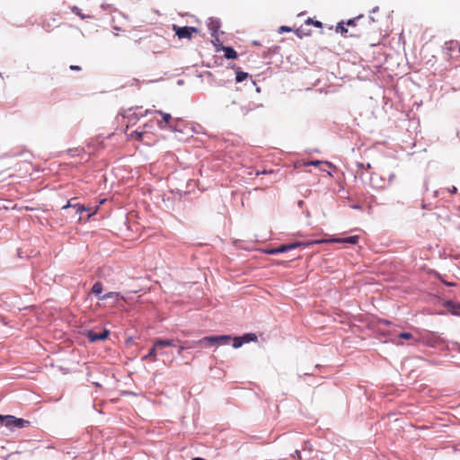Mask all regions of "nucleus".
I'll use <instances>...</instances> for the list:
<instances>
[{"label":"nucleus","mask_w":460,"mask_h":460,"mask_svg":"<svg viewBox=\"0 0 460 460\" xmlns=\"http://www.w3.org/2000/svg\"><path fill=\"white\" fill-rule=\"evenodd\" d=\"M172 346H174V342L172 340H156L154 342L153 347L149 349L148 354L143 357V359L146 360V359L150 358L152 361H155L158 349L164 348V347H172Z\"/></svg>","instance_id":"nucleus-1"},{"label":"nucleus","mask_w":460,"mask_h":460,"mask_svg":"<svg viewBox=\"0 0 460 460\" xmlns=\"http://www.w3.org/2000/svg\"><path fill=\"white\" fill-rule=\"evenodd\" d=\"M0 420H4V426L13 429L14 428L22 429L30 425V421L24 419L16 418L12 415H0Z\"/></svg>","instance_id":"nucleus-2"},{"label":"nucleus","mask_w":460,"mask_h":460,"mask_svg":"<svg viewBox=\"0 0 460 460\" xmlns=\"http://www.w3.org/2000/svg\"><path fill=\"white\" fill-rule=\"evenodd\" d=\"M323 242L324 241H312V242H309V243L295 242V243H289V244L280 245L279 247H278L276 249H272V250H270L269 252V253L276 254V253L285 252L293 250V249L297 248V247H301V246L305 247V246H309L311 244H319V243H323Z\"/></svg>","instance_id":"nucleus-3"},{"label":"nucleus","mask_w":460,"mask_h":460,"mask_svg":"<svg viewBox=\"0 0 460 460\" xmlns=\"http://www.w3.org/2000/svg\"><path fill=\"white\" fill-rule=\"evenodd\" d=\"M172 30L177 35L179 39H188L190 40L192 38V34L198 31L197 28L190 26L179 27L175 24L172 25Z\"/></svg>","instance_id":"nucleus-4"},{"label":"nucleus","mask_w":460,"mask_h":460,"mask_svg":"<svg viewBox=\"0 0 460 460\" xmlns=\"http://www.w3.org/2000/svg\"><path fill=\"white\" fill-rule=\"evenodd\" d=\"M217 338L216 336H207L204 337L197 341H191V345H190V348H195L197 346H203V347H209L213 345H217Z\"/></svg>","instance_id":"nucleus-5"},{"label":"nucleus","mask_w":460,"mask_h":460,"mask_svg":"<svg viewBox=\"0 0 460 460\" xmlns=\"http://www.w3.org/2000/svg\"><path fill=\"white\" fill-rule=\"evenodd\" d=\"M109 335H110V331H108V330H103L100 333H97L94 331L91 330V331H88L86 333V336L91 342H95L98 341H104L109 337Z\"/></svg>","instance_id":"nucleus-6"},{"label":"nucleus","mask_w":460,"mask_h":460,"mask_svg":"<svg viewBox=\"0 0 460 460\" xmlns=\"http://www.w3.org/2000/svg\"><path fill=\"white\" fill-rule=\"evenodd\" d=\"M421 341L429 347H435L437 344L443 342V340L433 333H428L421 337Z\"/></svg>","instance_id":"nucleus-7"},{"label":"nucleus","mask_w":460,"mask_h":460,"mask_svg":"<svg viewBox=\"0 0 460 460\" xmlns=\"http://www.w3.org/2000/svg\"><path fill=\"white\" fill-rule=\"evenodd\" d=\"M155 113L162 116V120L158 121V126L160 128H171L170 121L172 119V116L169 113H165L162 111H155Z\"/></svg>","instance_id":"nucleus-8"},{"label":"nucleus","mask_w":460,"mask_h":460,"mask_svg":"<svg viewBox=\"0 0 460 460\" xmlns=\"http://www.w3.org/2000/svg\"><path fill=\"white\" fill-rule=\"evenodd\" d=\"M359 237L358 235L344 237V238H335L332 239L329 242L331 243H350V244H357L358 243ZM324 243H327L328 241L324 240Z\"/></svg>","instance_id":"nucleus-9"},{"label":"nucleus","mask_w":460,"mask_h":460,"mask_svg":"<svg viewBox=\"0 0 460 460\" xmlns=\"http://www.w3.org/2000/svg\"><path fill=\"white\" fill-rule=\"evenodd\" d=\"M219 27L220 23L217 20L213 18L209 19L208 22V28L211 31L212 36H215L217 33Z\"/></svg>","instance_id":"nucleus-10"},{"label":"nucleus","mask_w":460,"mask_h":460,"mask_svg":"<svg viewBox=\"0 0 460 460\" xmlns=\"http://www.w3.org/2000/svg\"><path fill=\"white\" fill-rule=\"evenodd\" d=\"M108 298H115L116 301H119V300H125L124 296H121L119 293L118 292H108L106 293L105 295L100 296V299L101 300H105V299H108Z\"/></svg>","instance_id":"nucleus-11"},{"label":"nucleus","mask_w":460,"mask_h":460,"mask_svg":"<svg viewBox=\"0 0 460 460\" xmlns=\"http://www.w3.org/2000/svg\"><path fill=\"white\" fill-rule=\"evenodd\" d=\"M225 58L227 59H235L237 58V52L231 47L224 48Z\"/></svg>","instance_id":"nucleus-12"},{"label":"nucleus","mask_w":460,"mask_h":460,"mask_svg":"<svg viewBox=\"0 0 460 460\" xmlns=\"http://www.w3.org/2000/svg\"><path fill=\"white\" fill-rule=\"evenodd\" d=\"M447 307L451 314L460 315V304L449 302Z\"/></svg>","instance_id":"nucleus-13"},{"label":"nucleus","mask_w":460,"mask_h":460,"mask_svg":"<svg viewBox=\"0 0 460 460\" xmlns=\"http://www.w3.org/2000/svg\"><path fill=\"white\" fill-rule=\"evenodd\" d=\"M102 290L103 286L102 283L100 281L95 282L92 288V293L96 296H100L102 293Z\"/></svg>","instance_id":"nucleus-14"},{"label":"nucleus","mask_w":460,"mask_h":460,"mask_svg":"<svg viewBox=\"0 0 460 460\" xmlns=\"http://www.w3.org/2000/svg\"><path fill=\"white\" fill-rule=\"evenodd\" d=\"M344 22H339L336 26V32H340L341 34H342L343 36H347V33H348V29L345 28L344 26Z\"/></svg>","instance_id":"nucleus-15"},{"label":"nucleus","mask_w":460,"mask_h":460,"mask_svg":"<svg viewBox=\"0 0 460 460\" xmlns=\"http://www.w3.org/2000/svg\"><path fill=\"white\" fill-rule=\"evenodd\" d=\"M243 339L244 343H248L250 341H256L257 336L255 333H246L243 336H242Z\"/></svg>","instance_id":"nucleus-16"},{"label":"nucleus","mask_w":460,"mask_h":460,"mask_svg":"<svg viewBox=\"0 0 460 460\" xmlns=\"http://www.w3.org/2000/svg\"><path fill=\"white\" fill-rule=\"evenodd\" d=\"M217 344L226 343L232 340L230 335H218L216 336Z\"/></svg>","instance_id":"nucleus-17"},{"label":"nucleus","mask_w":460,"mask_h":460,"mask_svg":"<svg viewBox=\"0 0 460 460\" xmlns=\"http://www.w3.org/2000/svg\"><path fill=\"white\" fill-rule=\"evenodd\" d=\"M363 18V15H358L353 19L348 20L346 22H344L347 26L355 27L358 24V22Z\"/></svg>","instance_id":"nucleus-18"},{"label":"nucleus","mask_w":460,"mask_h":460,"mask_svg":"<svg viewBox=\"0 0 460 460\" xmlns=\"http://www.w3.org/2000/svg\"><path fill=\"white\" fill-rule=\"evenodd\" d=\"M144 135H145V132L138 131V130H134L130 133L131 138L136 139V140H142Z\"/></svg>","instance_id":"nucleus-19"},{"label":"nucleus","mask_w":460,"mask_h":460,"mask_svg":"<svg viewBox=\"0 0 460 460\" xmlns=\"http://www.w3.org/2000/svg\"><path fill=\"white\" fill-rule=\"evenodd\" d=\"M248 77V74L245 72H237L235 80L237 83L243 82Z\"/></svg>","instance_id":"nucleus-20"},{"label":"nucleus","mask_w":460,"mask_h":460,"mask_svg":"<svg viewBox=\"0 0 460 460\" xmlns=\"http://www.w3.org/2000/svg\"><path fill=\"white\" fill-rule=\"evenodd\" d=\"M243 337H235L234 338V343H233V347L234 349H238L240 348L243 344Z\"/></svg>","instance_id":"nucleus-21"},{"label":"nucleus","mask_w":460,"mask_h":460,"mask_svg":"<svg viewBox=\"0 0 460 460\" xmlns=\"http://www.w3.org/2000/svg\"><path fill=\"white\" fill-rule=\"evenodd\" d=\"M305 24L307 25H310V24H313L314 26L317 27V28H322L323 24L321 22L319 21H314L313 19L311 18H308L306 21H305Z\"/></svg>","instance_id":"nucleus-22"},{"label":"nucleus","mask_w":460,"mask_h":460,"mask_svg":"<svg viewBox=\"0 0 460 460\" xmlns=\"http://www.w3.org/2000/svg\"><path fill=\"white\" fill-rule=\"evenodd\" d=\"M306 164H312L314 166H321V165H324V166H328V167L332 166V164L330 163H328V162L323 163L321 161H312L310 163H307Z\"/></svg>","instance_id":"nucleus-23"},{"label":"nucleus","mask_w":460,"mask_h":460,"mask_svg":"<svg viewBox=\"0 0 460 460\" xmlns=\"http://www.w3.org/2000/svg\"><path fill=\"white\" fill-rule=\"evenodd\" d=\"M73 208H76V213L81 214L83 211H89L88 208H85L84 205L81 204H75L73 205Z\"/></svg>","instance_id":"nucleus-24"},{"label":"nucleus","mask_w":460,"mask_h":460,"mask_svg":"<svg viewBox=\"0 0 460 460\" xmlns=\"http://www.w3.org/2000/svg\"><path fill=\"white\" fill-rule=\"evenodd\" d=\"M72 12H73L75 15H77V16L81 17L82 19H84V18H86V17H87V16L84 15V14L82 13L81 10H80L78 7H76V6L72 7Z\"/></svg>","instance_id":"nucleus-25"},{"label":"nucleus","mask_w":460,"mask_h":460,"mask_svg":"<svg viewBox=\"0 0 460 460\" xmlns=\"http://www.w3.org/2000/svg\"><path fill=\"white\" fill-rule=\"evenodd\" d=\"M399 338L404 339V340H413V336L410 332H401L398 335Z\"/></svg>","instance_id":"nucleus-26"},{"label":"nucleus","mask_w":460,"mask_h":460,"mask_svg":"<svg viewBox=\"0 0 460 460\" xmlns=\"http://www.w3.org/2000/svg\"><path fill=\"white\" fill-rule=\"evenodd\" d=\"M186 344V346H180L179 349H178V354L179 355H181L182 351L185 349H189L190 345H191V342H189V341H185L184 342Z\"/></svg>","instance_id":"nucleus-27"},{"label":"nucleus","mask_w":460,"mask_h":460,"mask_svg":"<svg viewBox=\"0 0 460 460\" xmlns=\"http://www.w3.org/2000/svg\"><path fill=\"white\" fill-rule=\"evenodd\" d=\"M296 32V35L300 38L302 37L303 34H307V35L309 34L308 32H305L304 30L302 29V27L298 28Z\"/></svg>","instance_id":"nucleus-28"},{"label":"nucleus","mask_w":460,"mask_h":460,"mask_svg":"<svg viewBox=\"0 0 460 460\" xmlns=\"http://www.w3.org/2000/svg\"><path fill=\"white\" fill-rule=\"evenodd\" d=\"M292 456L296 457L298 460H302L301 453L299 450H296L295 455H293Z\"/></svg>","instance_id":"nucleus-29"},{"label":"nucleus","mask_w":460,"mask_h":460,"mask_svg":"<svg viewBox=\"0 0 460 460\" xmlns=\"http://www.w3.org/2000/svg\"><path fill=\"white\" fill-rule=\"evenodd\" d=\"M70 69L73 71H80L81 67L79 66L72 65V66H70Z\"/></svg>","instance_id":"nucleus-30"},{"label":"nucleus","mask_w":460,"mask_h":460,"mask_svg":"<svg viewBox=\"0 0 460 460\" xmlns=\"http://www.w3.org/2000/svg\"><path fill=\"white\" fill-rule=\"evenodd\" d=\"M448 191H449L451 194H456V193L457 192V189H456V187L452 186V188L448 189Z\"/></svg>","instance_id":"nucleus-31"},{"label":"nucleus","mask_w":460,"mask_h":460,"mask_svg":"<svg viewBox=\"0 0 460 460\" xmlns=\"http://www.w3.org/2000/svg\"><path fill=\"white\" fill-rule=\"evenodd\" d=\"M252 110V108H246V107H243L242 108V111H243V114H247L248 111H250Z\"/></svg>","instance_id":"nucleus-32"},{"label":"nucleus","mask_w":460,"mask_h":460,"mask_svg":"<svg viewBox=\"0 0 460 460\" xmlns=\"http://www.w3.org/2000/svg\"><path fill=\"white\" fill-rule=\"evenodd\" d=\"M73 205H74V204H72V203H71V201H68V202L66 203V205L63 206V208H63V209H66L67 208H70V207H72V208H73Z\"/></svg>","instance_id":"nucleus-33"},{"label":"nucleus","mask_w":460,"mask_h":460,"mask_svg":"<svg viewBox=\"0 0 460 460\" xmlns=\"http://www.w3.org/2000/svg\"><path fill=\"white\" fill-rule=\"evenodd\" d=\"M280 31H291V29H290V28H288V27H287V26H282V27L280 28Z\"/></svg>","instance_id":"nucleus-34"},{"label":"nucleus","mask_w":460,"mask_h":460,"mask_svg":"<svg viewBox=\"0 0 460 460\" xmlns=\"http://www.w3.org/2000/svg\"><path fill=\"white\" fill-rule=\"evenodd\" d=\"M443 283H445L447 286H450V287L455 286V283H452V282L443 281Z\"/></svg>","instance_id":"nucleus-35"},{"label":"nucleus","mask_w":460,"mask_h":460,"mask_svg":"<svg viewBox=\"0 0 460 460\" xmlns=\"http://www.w3.org/2000/svg\"><path fill=\"white\" fill-rule=\"evenodd\" d=\"M359 32H356V33H350L349 36L350 37H357V36H359Z\"/></svg>","instance_id":"nucleus-36"},{"label":"nucleus","mask_w":460,"mask_h":460,"mask_svg":"<svg viewBox=\"0 0 460 460\" xmlns=\"http://www.w3.org/2000/svg\"><path fill=\"white\" fill-rule=\"evenodd\" d=\"M96 211H97V208H95V209H94V211H93V212L89 215V217H91L92 215L95 214V213H96Z\"/></svg>","instance_id":"nucleus-37"},{"label":"nucleus","mask_w":460,"mask_h":460,"mask_svg":"<svg viewBox=\"0 0 460 460\" xmlns=\"http://www.w3.org/2000/svg\"><path fill=\"white\" fill-rule=\"evenodd\" d=\"M193 460H204V459L197 457V458H194Z\"/></svg>","instance_id":"nucleus-38"}]
</instances>
